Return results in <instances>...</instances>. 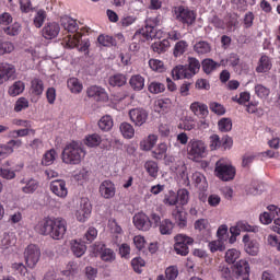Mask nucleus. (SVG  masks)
Segmentation results:
<instances>
[{
  "label": "nucleus",
  "mask_w": 280,
  "mask_h": 280,
  "mask_svg": "<svg viewBox=\"0 0 280 280\" xmlns=\"http://www.w3.org/2000/svg\"><path fill=\"white\" fill-rule=\"evenodd\" d=\"M36 231L39 235H49L52 240H62L67 233V221L60 218H46L36 225Z\"/></svg>",
  "instance_id": "nucleus-1"
},
{
  "label": "nucleus",
  "mask_w": 280,
  "mask_h": 280,
  "mask_svg": "<svg viewBox=\"0 0 280 280\" xmlns=\"http://www.w3.org/2000/svg\"><path fill=\"white\" fill-rule=\"evenodd\" d=\"M84 156H86V153L78 142L66 145L62 151V161L67 165H80Z\"/></svg>",
  "instance_id": "nucleus-2"
},
{
  "label": "nucleus",
  "mask_w": 280,
  "mask_h": 280,
  "mask_svg": "<svg viewBox=\"0 0 280 280\" xmlns=\"http://www.w3.org/2000/svg\"><path fill=\"white\" fill-rule=\"evenodd\" d=\"M214 174L220 180L228 183L235 178V167L231 164L224 163L223 160H219L215 163Z\"/></svg>",
  "instance_id": "nucleus-3"
},
{
  "label": "nucleus",
  "mask_w": 280,
  "mask_h": 280,
  "mask_svg": "<svg viewBox=\"0 0 280 280\" xmlns=\"http://www.w3.org/2000/svg\"><path fill=\"white\" fill-rule=\"evenodd\" d=\"M194 244V238L184 235V234H178L175 236V253L177 255H182L183 257L189 255V246Z\"/></svg>",
  "instance_id": "nucleus-4"
},
{
  "label": "nucleus",
  "mask_w": 280,
  "mask_h": 280,
  "mask_svg": "<svg viewBox=\"0 0 280 280\" xmlns=\"http://www.w3.org/2000/svg\"><path fill=\"white\" fill-rule=\"evenodd\" d=\"M24 260L27 268H36V264L40 261V248L31 244L24 250Z\"/></svg>",
  "instance_id": "nucleus-5"
},
{
  "label": "nucleus",
  "mask_w": 280,
  "mask_h": 280,
  "mask_svg": "<svg viewBox=\"0 0 280 280\" xmlns=\"http://www.w3.org/2000/svg\"><path fill=\"white\" fill-rule=\"evenodd\" d=\"M189 156L202 159L207 152V145L201 140H190L187 147Z\"/></svg>",
  "instance_id": "nucleus-6"
},
{
  "label": "nucleus",
  "mask_w": 280,
  "mask_h": 280,
  "mask_svg": "<svg viewBox=\"0 0 280 280\" xmlns=\"http://www.w3.org/2000/svg\"><path fill=\"white\" fill-rule=\"evenodd\" d=\"M175 19L180 21V23H186V25H191L196 21V15L192 11L186 9L185 7H175Z\"/></svg>",
  "instance_id": "nucleus-7"
},
{
  "label": "nucleus",
  "mask_w": 280,
  "mask_h": 280,
  "mask_svg": "<svg viewBox=\"0 0 280 280\" xmlns=\"http://www.w3.org/2000/svg\"><path fill=\"white\" fill-rule=\"evenodd\" d=\"M259 231V228L255 225L248 224L246 221H238L236 225L230 228V233L232 235H240V233H257Z\"/></svg>",
  "instance_id": "nucleus-8"
},
{
  "label": "nucleus",
  "mask_w": 280,
  "mask_h": 280,
  "mask_svg": "<svg viewBox=\"0 0 280 280\" xmlns=\"http://www.w3.org/2000/svg\"><path fill=\"white\" fill-rule=\"evenodd\" d=\"M88 97H93L96 102H108V93L104 88L92 85L86 90Z\"/></svg>",
  "instance_id": "nucleus-9"
},
{
  "label": "nucleus",
  "mask_w": 280,
  "mask_h": 280,
  "mask_svg": "<svg viewBox=\"0 0 280 280\" xmlns=\"http://www.w3.org/2000/svg\"><path fill=\"white\" fill-rule=\"evenodd\" d=\"M133 224L138 231H150L152 221L145 213L139 212L133 217Z\"/></svg>",
  "instance_id": "nucleus-10"
},
{
  "label": "nucleus",
  "mask_w": 280,
  "mask_h": 280,
  "mask_svg": "<svg viewBox=\"0 0 280 280\" xmlns=\"http://www.w3.org/2000/svg\"><path fill=\"white\" fill-rule=\"evenodd\" d=\"M129 117L135 126H143L148 121V112L143 108H133L129 110Z\"/></svg>",
  "instance_id": "nucleus-11"
},
{
  "label": "nucleus",
  "mask_w": 280,
  "mask_h": 280,
  "mask_svg": "<svg viewBox=\"0 0 280 280\" xmlns=\"http://www.w3.org/2000/svg\"><path fill=\"white\" fill-rule=\"evenodd\" d=\"M50 191H52L58 198H65L69 194V189H67V182L63 179L52 180L50 183Z\"/></svg>",
  "instance_id": "nucleus-12"
},
{
  "label": "nucleus",
  "mask_w": 280,
  "mask_h": 280,
  "mask_svg": "<svg viewBox=\"0 0 280 280\" xmlns=\"http://www.w3.org/2000/svg\"><path fill=\"white\" fill-rule=\"evenodd\" d=\"M16 68L9 63H0V84H4L8 80H14Z\"/></svg>",
  "instance_id": "nucleus-13"
},
{
  "label": "nucleus",
  "mask_w": 280,
  "mask_h": 280,
  "mask_svg": "<svg viewBox=\"0 0 280 280\" xmlns=\"http://www.w3.org/2000/svg\"><path fill=\"white\" fill-rule=\"evenodd\" d=\"M115 184L110 180H104L100 185V194L103 198H106L107 200L110 198H115Z\"/></svg>",
  "instance_id": "nucleus-14"
},
{
  "label": "nucleus",
  "mask_w": 280,
  "mask_h": 280,
  "mask_svg": "<svg viewBox=\"0 0 280 280\" xmlns=\"http://www.w3.org/2000/svg\"><path fill=\"white\" fill-rule=\"evenodd\" d=\"M60 34V25L56 22L48 23L44 28H43V36L47 40H51L56 38Z\"/></svg>",
  "instance_id": "nucleus-15"
},
{
  "label": "nucleus",
  "mask_w": 280,
  "mask_h": 280,
  "mask_svg": "<svg viewBox=\"0 0 280 280\" xmlns=\"http://www.w3.org/2000/svg\"><path fill=\"white\" fill-rule=\"evenodd\" d=\"M172 217L179 229H185V226H187V212H185L183 208L175 207Z\"/></svg>",
  "instance_id": "nucleus-16"
},
{
  "label": "nucleus",
  "mask_w": 280,
  "mask_h": 280,
  "mask_svg": "<svg viewBox=\"0 0 280 280\" xmlns=\"http://www.w3.org/2000/svg\"><path fill=\"white\" fill-rule=\"evenodd\" d=\"M89 215H91V203L84 199L80 205V209L77 210L75 217L79 222H84Z\"/></svg>",
  "instance_id": "nucleus-17"
},
{
  "label": "nucleus",
  "mask_w": 280,
  "mask_h": 280,
  "mask_svg": "<svg viewBox=\"0 0 280 280\" xmlns=\"http://www.w3.org/2000/svg\"><path fill=\"white\" fill-rule=\"evenodd\" d=\"M234 272L238 277H249V275H250V266L248 265V261H246V260H238L234 265Z\"/></svg>",
  "instance_id": "nucleus-18"
},
{
  "label": "nucleus",
  "mask_w": 280,
  "mask_h": 280,
  "mask_svg": "<svg viewBox=\"0 0 280 280\" xmlns=\"http://www.w3.org/2000/svg\"><path fill=\"white\" fill-rule=\"evenodd\" d=\"M172 75H173V78H175V80H180V79L189 80L191 78V73H189V69H187V65L176 66L172 70Z\"/></svg>",
  "instance_id": "nucleus-19"
},
{
  "label": "nucleus",
  "mask_w": 280,
  "mask_h": 280,
  "mask_svg": "<svg viewBox=\"0 0 280 280\" xmlns=\"http://www.w3.org/2000/svg\"><path fill=\"white\" fill-rule=\"evenodd\" d=\"M164 159H165V164L170 165L172 172H183V167H185V162L183 161L176 162V158L172 155H168V156L164 155Z\"/></svg>",
  "instance_id": "nucleus-20"
},
{
  "label": "nucleus",
  "mask_w": 280,
  "mask_h": 280,
  "mask_svg": "<svg viewBox=\"0 0 280 280\" xmlns=\"http://www.w3.org/2000/svg\"><path fill=\"white\" fill-rule=\"evenodd\" d=\"M194 51L198 54V56H205L207 54H211V44L205 40L197 42L194 45Z\"/></svg>",
  "instance_id": "nucleus-21"
},
{
  "label": "nucleus",
  "mask_w": 280,
  "mask_h": 280,
  "mask_svg": "<svg viewBox=\"0 0 280 280\" xmlns=\"http://www.w3.org/2000/svg\"><path fill=\"white\" fill-rule=\"evenodd\" d=\"M272 69V63L270 62V58L268 56H261L258 66L256 67L257 73H266Z\"/></svg>",
  "instance_id": "nucleus-22"
},
{
  "label": "nucleus",
  "mask_w": 280,
  "mask_h": 280,
  "mask_svg": "<svg viewBox=\"0 0 280 280\" xmlns=\"http://www.w3.org/2000/svg\"><path fill=\"white\" fill-rule=\"evenodd\" d=\"M129 84L135 91H143L145 79L141 74H136L131 77Z\"/></svg>",
  "instance_id": "nucleus-23"
},
{
  "label": "nucleus",
  "mask_w": 280,
  "mask_h": 280,
  "mask_svg": "<svg viewBox=\"0 0 280 280\" xmlns=\"http://www.w3.org/2000/svg\"><path fill=\"white\" fill-rule=\"evenodd\" d=\"M71 250L75 257H82L86 253V245L84 243H80L78 241L71 242Z\"/></svg>",
  "instance_id": "nucleus-24"
},
{
  "label": "nucleus",
  "mask_w": 280,
  "mask_h": 280,
  "mask_svg": "<svg viewBox=\"0 0 280 280\" xmlns=\"http://www.w3.org/2000/svg\"><path fill=\"white\" fill-rule=\"evenodd\" d=\"M144 170L150 176H152V178H156V176H159V164L152 160L144 163Z\"/></svg>",
  "instance_id": "nucleus-25"
},
{
  "label": "nucleus",
  "mask_w": 280,
  "mask_h": 280,
  "mask_svg": "<svg viewBox=\"0 0 280 280\" xmlns=\"http://www.w3.org/2000/svg\"><path fill=\"white\" fill-rule=\"evenodd\" d=\"M201 67L205 73L209 74V73H213V71H215V69L220 67V63L213 61V59H205L201 62Z\"/></svg>",
  "instance_id": "nucleus-26"
},
{
  "label": "nucleus",
  "mask_w": 280,
  "mask_h": 280,
  "mask_svg": "<svg viewBox=\"0 0 280 280\" xmlns=\"http://www.w3.org/2000/svg\"><path fill=\"white\" fill-rule=\"evenodd\" d=\"M187 47H189V44L186 40L177 42L173 50L175 58H180L187 51Z\"/></svg>",
  "instance_id": "nucleus-27"
},
{
  "label": "nucleus",
  "mask_w": 280,
  "mask_h": 280,
  "mask_svg": "<svg viewBox=\"0 0 280 280\" xmlns=\"http://www.w3.org/2000/svg\"><path fill=\"white\" fill-rule=\"evenodd\" d=\"M172 231H174V223L170 219L163 220L160 223L161 235H172Z\"/></svg>",
  "instance_id": "nucleus-28"
},
{
  "label": "nucleus",
  "mask_w": 280,
  "mask_h": 280,
  "mask_svg": "<svg viewBox=\"0 0 280 280\" xmlns=\"http://www.w3.org/2000/svg\"><path fill=\"white\" fill-rule=\"evenodd\" d=\"M245 252L252 257H257L259 255V243L255 240L250 241L245 245Z\"/></svg>",
  "instance_id": "nucleus-29"
},
{
  "label": "nucleus",
  "mask_w": 280,
  "mask_h": 280,
  "mask_svg": "<svg viewBox=\"0 0 280 280\" xmlns=\"http://www.w3.org/2000/svg\"><path fill=\"white\" fill-rule=\"evenodd\" d=\"M8 167H10V162L5 161L0 166V176L2 178H7V180H11V178H14V176H16V174H14V171H10Z\"/></svg>",
  "instance_id": "nucleus-30"
},
{
  "label": "nucleus",
  "mask_w": 280,
  "mask_h": 280,
  "mask_svg": "<svg viewBox=\"0 0 280 280\" xmlns=\"http://www.w3.org/2000/svg\"><path fill=\"white\" fill-rule=\"evenodd\" d=\"M120 132L125 139H132L135 137V127L128 122L120 124Z\"/></svg>",
  "instance_id": "nucleus-31"
},
{
  "label": "nucleus",
  "mask_w": 280,
  "mask_h": 280,
  "mask_svg": "<svg viewBox=\"0 0 280 280\" xmlns=\"http://www.w3.org/2000/svg\"><path fill=\"white\" fill-rule=\"evenodd\" d=\"M151 47L155 54H165L167 47H170V42L166 39L158 40L153 43Z\"/></svg>",
  "instance_id": "nucleus-32"
},
{
  "label": "nucleus",
  "mask_w": 280,
  "mask_h": 280,
  "mask_svg": "<svg viewBox=\"0 0 280 280\" xmlns=\"http://www.w3.org/2000/svg\"><path fill=\"white\" fill-rule=\"evenodd\" d=\"M187 69L191 78H194L200 71V61L196 58H188Z\"/></svg>",
  "instance_id": "nucleus-33"
},
{
  "label": "nucleus",
  "mask_w": 280,
  "mask_h": 280,
  "mask_svg": "<svg viewBox=\"0 0 280 280\" xmlns=\"http://www.w3.org/2000/svg\"><path fill=\"white\" fill-rule=\"evenodd\" d=\"M98 128L104 132H108L113 128V118L110 116H103L98 120Z\"/></svg>",
  "instance_id": "nucleus-34"
},
{
  "label": "nucleus",
  "mask_w": 280,
  "mask_h": 280,
  "mask_svg": "<svg viewBox=\"0 0 280 280\" xmlns=\"http://www.w3.org/2000/svg\"><path fill=\"white\" fill-rule=\"evenodd\" d=\"M192 180L198 189H207V178L200 173H195L192 175Z\"/></svg>",
  "instance_id": "nucleus-35"
},
{
  "label": "nucleus",
  "mask_w": 280,
  "mask_h": 280,
  "mask_svg": "<svg viewBox=\"0 0 280 280\" xmlns=\"http://www.w3.org/2000/svg\"><path fill=\"white\" fill-rule=\"evenodd\" d=\"M23 91H25V83H23L22 81H16L9 89V95L16 97V95H21V93H23Z\"/></svg>",
  "instance_id": "nucleus-36"
},
{
  "label": "nucleus",
  "mask_w": 280,
  "mask_h": 280,
  "mask_svg": "<svg viewBox=\"0 0 280 280\" xmlns=\"http://www.w3.org/2000/svg\"><path fill=\"white\" fill-rule=\"evenodd\" d=\"M84 143L88 148H97L102 143V137L97 133L90 135L85 138Z\"/></svg>",
  "instance_id": "nucleus-37"
},
{
  "label": "nucleus",
  "mask_w": 280,
  "mask_h": 280,
  "mask_svg": "<svg viewBox=\"0 0 280 280\" xmlns=\"http://www.w3.org/2000/svg\"><path fill=\"white\" fill-rule=\"evenodd\" d=\"M164 205H168V207H176L178 205V196L173 190H170L163 199Z\"/></svg>",
  "instance_id": "nucleus-38"
},
{
  "label": "nucleus",
  "mask_w": 280,
  "mask_h": 280,
  "mask_svg": "<svg viewBox=\"0 0 280 280\" xmlns=\"http://www.w3.org/2000/svg\"><path fill=\"white\" fill-rule=\"evenodd\" d=\"M167 154V144L166 143H160L158 149L152 151L153 159H156L158 161H161L163 156L165 158Z\"/></svg>",
  "instance_id": "nucleus-39"
},
{
  "label": "nucleus",
  "mask_w": 280,
  "mask_h": 280,
  "mask_svg": "<svg viewBox=\"0 0 280 280\" xmlns=\"http://www.w3.org/2000/svg\"><path fill=\"white\" fill-rule=\"evenodd\" d=\"M68 89L71 93H82V83H80L78 78H70L68 80Z\"/></svg>",
  "instance_id": "nucleus-40"
},
{
  "label": "nucleus",
  "mask_w": 280,
  "mask_h": 280,
  "mask_svg": "<svg viewBox=\"0 0 280 280\" xmlns=\"http://www.w3.org/2000/svg\"><path fill=\"white\" fill-rule=\"evenodd\" d=\"M31 91L34 95H43V91H45V86L43 84V80L34 79L32 81Z\"/></svg>",
  "instance_id": "nucleus-41"
},
{
  "label": "nucleus",
  "mask_w": 280,
  "mask_h": 280,
  "mask_svg": "<svg viewBox=\"0 0 280 280\" xmlns=\"http://www.w3.org/2000/svg\"><path fill=\"white\" fill-rule=\"evenodd\" d=\"M97 42L103 47H115V45H117V42H115V38L108 35H100L97 37Z\"/></svg>",
  "instance_id": "nucleus-42"
},
{
  "label": "nucleus",
  "mask_w": 280,
  "mask_h": 280,
  "mask_svg": "<svg viewBox=\"0 0 280 280\" xmlns=\"http://www.w3.org/2000/svg\"><path fill=\"white\" fill-rule=\"evenodd\" d=\"M127 79L124 74H115L109 78V84L110 86H124L126 84Z\"/></svg>",
  "instance_id": "nucleus-43"
},
{
  "label": "nucleus",
  "mask_w": 280,
  "mask_h": 280,
  "mask_svg": "<svg viewBox=\"0 0 280 280\" xmlns=\"http://www.w3.org/2000/svg\"><path fill=\"white\" fill-rule=\"evenodd\" d=\"M14 244V237L10 234H3L1 242H0V248L1 250H8L10 246Z\"/></svg>",
  "instance_id": "nucleus-44"
},
{
  "label": "nucleus",
  "mask_w": 280,
  "mask_h": 280,
  "mask_svg": "<svg viewBox=\"0 0 280 280\" xmlns=\"http://www.w3.org/2000/svg\"><path fill=\"white\" fill-rule=\"evenodd\" d=\"M240 250L237 249H229L225 253V261L226 264H235V261H237V259H240Z\"/></svg>",
  "instance_id": "nucleus-45"
},
{
  "label": "nucleus",
  "mask_w": 280,
  "mask_h": 280,
  "mask_svg": "<svg viewBox=\"0 0 280 280\" xmlns=\"http://www.w3.org/2000/svg\"><path fill=\"white\" fill-rule=\"evenodd\" d=\"M56 156H57L56 150L54 149L49 150L48 152L45 153L42 160L43 165H46V166L52 165L54 162L56 161Z\"/></svg>",
  "instance_id": "nucleus-46"
},
{
  "label": "nucleus",
  "mask_w": 280,
  "mask_h": 280,
  "mask_svg": "<svg viewBox=\"0 0 280 280\" xmlns=\"http://www.w3.org/2000/svg\"><path fill=\"white\" fill-rule=\"evenodd\" d=\"M219 129L221 132H230L233 129V121L231 118H222L219 120Z\"/></svg>",
  "instance_id": "nucleus-47"
},
{
  "label": "nucleus",
  "mask_w": 280,
  "mask_h": 280,
  "mask_svg": "<svg viewBox=\"0 0 280 280\" xmlns=\"http://www.w3.org/2000/svg\"><path fill=\"white\" fill-rule=\"evenodd\" d=\"M38 189V182L36 179H30L26 185L22 188L24 194H34Z\"/></svg>",
  "instance_id": "nucleus-48"
},
{
  "label": "nucleus",
  "mask_w": 280,
  "mask_h": 280,
  "mask_svg": "<svg viewBox=\"0 0 280 280\" xmlns=\"http://www.w3.org/2000/svg\"><path fill=\"white\" fill-rule=\"evenodd\" d=\"M149 67L153 71H158L159 73H163V71H165V66H164L163 61H161L159 59H151L149 61Z\"/></svg>",
  "instance_id": "nucleus-49"
},
{
  "label": "nucleus",
  "mask_w": 280,
  "mask_h": 280,
  "mask_svg": "<svg viewBox=\"0 0 280 280\" xmlns=\"http://www.w3.org/2000/svg\"><path fill=\"white\" fill-rule=\"evenodd\" d=\"M149 91L151 93H153L154 95L159 94V93H163V91H165V84L161 83V82H151L149 84Z\"/></svg>",
  "instance_id": "nucleus-50"
},
{
  "label": "nucleus",
  "mask_w": 280,
  "mask_h": 280,
  "mask_svg": "<svg viewBox=\"0 0 280 280\" xmlns=\"http://www.w3.org/2000/svg\"><path fill=\"white\" fill-rule=\"evenodd\" d=\"M45 19H47V13L44 10H39L34 19L35 27H43V23H45Z\"/></svg>",
  "instance_id": "nucleus-51"
},
{
  "label": "nucleus",
  "mask_w": 280,
  "mask_h": 280,
  "mask_svg": "<svg viewBox=\"0 0 280 280\" xmlns=\"http://www.w3.org/2000/svg\"><path fill=\"white\" fill-rule=\"evenodd\" d=\"M177 200H179V203L184 207V205H187L189 202V190L183 188L177 191Z\"/></svg>",
  "instance_id": "nucleus-52"
},
{
  "label": "nucleus",
  "mask_w": 280,
  "mask_h": 280,
  "mask_svg": "<svg viewBox=\"0 0 280 280\" xmlns=\"http://www.w3.org/2000/svg\"><path fill=\"white\" fill-rule=\"evenodd\" d=\"M12 51H14V44L11 42H0V56L12 54Z\"/></svg>",
  "instance_id": "nucleus-53"
},
{
  "label": "nucleus",
  "mask_w": 280,
  "mask_h": 280,
  "mask_svg": "<svg viewBox=\"0 0 280 280\" xmlns=\"http://www.w3.org/2000/svg\"><path fill=\"white\" fill-rule=\"evenodd\" d=\"M131 266H132L135 272H137L138 275H141V272H142L141 268H143V266H145V260H143V258H141V257L133 258L131 260Z\"/></svg>",
  "instance_id": "nucleus-54"
},
{
  "label": "nucleus",
  "mask_w": 280,
  "mask_h": 280,
  "mask_svg": "<svg viewBox=\"0 0 280 280\" xmlns=\"http://www.w3.org/2000/svg\"><path fill=\"white\" fill-rule=\"evenodd\" d=\"M30 107V102L25 97H21L15 102L14 110L15 113H21L25 108Z\"/></svg>",
  "instance_id": "nucleus-55"
},
{
  "label": "nucleus",
  "mask_w": 280,
  "mask_h": 280,
  "mask_svg": "<svg viewBox=\"0 0 280 280\" xmlns=\"http://www.w3.org/2000/svg\"><path fill=\"white\" fill-rule=\"evenodd\" d=\"M101 259L103 261H115V252L110 248H105L101 253Z\"/></svg>",
  "instance_id": "nucleus-56"
},
{
  "label": "nucleus",
  "mask_w": 280,
  "mask_h": 280,
  "mask_svg": "<svg viewBox=\"0 0 280 280\" xmlns=\"http://www.w3.org/2000/svg\"><path fill=\"white\" fill-rule=\"evenodd\" d=\"M108 226H109L112 233H116L117 235H121V233H124L121 225H119V223H117V220H115V219H110L108 221Z\"/></svg>",
  "instance_id": "nucleus-57"
},
{
  "label": "nucleus",
  "mask_w": 280,
  "mask_h": 280,
  "mask_svg": "<svg viewBox=\"0 0 280 280\" xmlns=\"http://www.w3.org/2000/svg\"><path fill=\"white\" fill-rule=\"evenodd\" d=\"M219 272L224 280H233V275L231 273V269L224 265L219 266Z\"/></svg>",
  "instance_id": "nucleus-58"
},
{
  "label": "nucleus",
  "mask_w": 280,
  "mask_h": 280,
  "mask_svg": "<svg viewBox=\"0 0 280 280\" xmlns=\"http://www.w3.org/2000/svg\"><path fill=\"white\" fill-rule=\"evenodd\" d=\"M61 25L67 30V32H78V23L73 20H67V22L62 21Z\"/></svg>",
  "instance_id": "nucleus-59"
},
{
  "label": "nucleus",
  "mask_w": 280,
  "mask_h": 280,
  "mask_svg": "<svg viewBox=\"0 0 280 280\" xmlns=\"http://www.w3.org/2000/svg\"><path fill=\"white\" fill-rule=\"evenodd\" d=\"M255 93L258 97H268L270 95V90L261 84L255 86Z\"/></svg>",
  "instance_id": "nucleus-60"
},
{
  "label": "nucleus",
  "mask_w": 280,
  "mask_h": 280,
  "mask_svg": "<svg viewBox=\"0 0 280 280\" xmlns=\"http://www.w3.org/2000/svg\"><path fill=\"white\" fill-rule=\"evenodd\" d=\"M211 253H217V250H222L225 249L224 243L222 240L219 238V241H213L212 243L209 244Z\"/></svg>",
  "instance_id": "nucleus-61"
},
{
  "label": "nucleus",
  "mask_w": 280,
  "mask_h": 280,
  "mask_svg": "<svg viewBox=\"0 0 280 280\" xmlns=\"http://www.w3.org/2000/svg\"><path fill=\"white\" fill-rule=\"evenodd\" d=\"M210 110H212V113H215V115H224V113H226L224 106L215 102L210 104Z\"/></svg>",
  "instance_id": "nucleus-62"
},
{
  "label": "nucleus",
  "mask_w": 280,
  "mask_h": 280,
  "mask_svg": "<svg viewBox=\"0 0 280 280\" xmlns=\"http://www.w3.org/2000/svg\"><path fill=\"white\" fill-rule=\"evenodd\" d=\"M165 277L167 280H175L178 277V269L176 267L166 268Z\"/></svg>",
  "instance_id": "nucleus-63"
},
{
  "label": "nucleus",
  "mask_w": 280,
  "mask_h": 280,
  "mask_svg": "<svg viewBox=\"0 0 280 280\" xmlns=\"http://www.w3.org/2000/svg\"><path fill=\"white\" fill-rule=\"evenodd\" d=\"M158 106L161 110H170L172 108V100L170 98H162L158 101Z\"/></svg>",
  "instance_id": "nucleus-64"
}]
</instances>
